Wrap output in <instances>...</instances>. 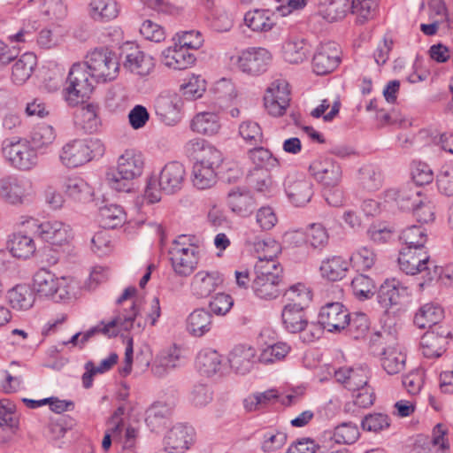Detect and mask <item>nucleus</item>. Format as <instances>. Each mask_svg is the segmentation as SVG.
I'll return each mask as SVG.
<instances>
[{
    "mask_svg": "<svg viewBox=\"0 0 453 453\" xmlns=\"http://www.w3.org/2000/svg\"><path fill=\"white\" fill-rule=\"evenodd\" d=\"M33 290L40 296L50 297L56 302L69 298L70 292L66 279L57 277L52 272L42 268L33 278Z\"/></svg>",
    "mask_w": 453,
    "mask_h": 453,
    "instance_id": "9b49d317",
    "label": "nucleus"
},
{
    "mask_svg": "<svg viewBox=\"0 0 453 453\" xmlns=\"http://www.w3.org/2000/svg\"><path fill=\"white\" fill-rule=\"evenodd\" d=\"M443 317L444 312L441 305L435 303H427L416 312L414 324L421 329L432 330L433 326H435V330L443 329L441 326H437Z\"/></svg>",
    "mask_w": 453,
    "mask_h": 453,
    "instance_id": "7c9ffc66",
    "label": "nucleus"
},
{
    "mask_svg": "<svg viewBox=\"0 0 453 453\" xmlns=\"http://www.w3.org/2000/svg\"><path fill=\"white\" fill-rule=\"evenodd\" d=\"M246 246L257 254V258H275L280 253V244L272 238L261 239L253 231L244 234Z\"/></svg>",
    "mask_w": 453,
    "mask_h": 453,
    "instance_id": "bb28decb",
    "label": "nucleus"
},
{
    "mask_svg": "<svg viewBox=\"0 0 453 453\" xmlns=\"http://www.w3.org/2000/svg\"><path fill=\"white\" fill-rule=\"evenodd\" d=\"M422 196L420 189L412 184L388 188L385 191L386 202L395 203L404 211L411 210Z\"/></svg>",
    "mask_w": 453,
    "mask_h": 453,
    "instance_id": "b1692460",
    "label": "nucleus"
},
{
    "mask_svg": "<svg viewBox=\"0 0 453 453\" xmlns=\"http://www.w3.org/2000/svg\"><path fill=\"white\" fill-rule=\"evenodd\" d=\"M2 151L11 165L19 170L27 171L37 164V153L27 140H5Z\"/></svg>",
    "mask_w": 453,
    "mask_h": 453,
    "instance_id": "9d476101",
    "label": "nucleus"
},
{
    "mask_svg": "<svg viewBox=\"0 0 453 453\" xmlns=\"http://www.w3.org/2000/svg\"><path fill=\"white\" fill-rule=\"evenodd\" d=\"M429 262L430 257L426 250H402L398 257L400 269L411 275L427 270Z\"/></svg>",
    "mask_w": 453,
    "mask_h": 453,
    "instance_id": "4be33fe9",
    "label": "nucleus"
},
{
    "mask_svg": "<svg viewBox=\"0 0 453 453\" xmlns=\"http://www.w3.org/2000/svg\"><path fill=\"white\" fill-rule=\"evenodd\" d=\"M64 29L60 26L42 29L36 39L41 49L50 50L58 47L64 41Z\"/></svg>",
    "mask_w": 453,
    "mask_h": 453,
    "instance_id": "4d7b16f0",
    "label": "nucleus"
},
{
    "mask_svg": "<svg viewBox=\"0 0 453 453\" xmlns=\"http://www.w3.org/2000/svg\"><path fill=\"white\" fill-rule=\"evenodd\" d=\"M83 65L86 70L97 81H110L114 80L119 70L118 58L108 49H95L86 56Z\"/></svg>",
    "mask_w": 453,
    "mask_h": 453,
    "instance_id": "0eeeda50",
    "label": "nucleus"
},
{
    "mask_svg": "<svg viewBox=\"0 0 453 453\" xmlns=\"http://www.w3.org/2000/svg\"><path fill=\"white\" fill-rule=\"evenodd\" d=\"M285 193L288 200L296 206L308 203L313 196V185L302 174H288L284 181Z\"/></svg>",
    "mask_w": 453,
    "mask_h": 453,
    "instance_id": "dca6fc26",
    "label": "nucleus"
},
{
    "mask_svg": "<svg viewBox=\"0 0 453 453\" xmlns=\"http://www.w3.org/2000/svg\"><path fill=\"white\" fill-rule=\"evenodd\" d=\"M193 427L183 424L173 426L165 437V448L172 453H183L194 441Z\"/></svg>",
    "mask_w": 453,
    "mask_h": 453,
    "instance_id": "aec40b11",
    "label": "nucleus"
},
{
    "mask_svg": "<svg viewBox=\"0 0 453 453\" xmlns=\"http://www.w3.org/2000/svg\"><path fill=\"white\" fill-rule=\"evenodd\" d=\"M449 332L447 329H435L426 331L420 341L422 353L426 357L433 358L441 357L446 350L448 336Z\"/></svg>",
    "mask_w": 453,
    "mask_h": 453,
    "instance_id": "a878e982",
    "label": "nucleus"
},
{
    "mask_svg": "<svg viewBox=\"0 0 453 453\" xmlns=\"http://www.w3.org/2000/svg\"><path fill=\"white\" fill-rule=\"evenodd\" d=\"M19 225L35 229L39 238L53 247L68 246L74 236L71 226L59 220L39 222L38 219L25 215L19 218Z\"/></svg>",
    "mask_w": 453,
    "mask_h": 453,
    "instance_id": "39448f33",
    "label": "nucleus"
},
{
    "mask_svg": "<svg viewBox=\"0 0 453 453\" xmlns=\"http://www.w3.org/2000/svg\"><path fill=\"white\" fill-rule=\"evenodd\" d=\"M222 275L217 271H200L191 280V292L199 298L209 296L223 283Z\"/></svg>",
    "mask_w": 453,
    "mask_h": 453,
    "instance_id": "5701e85b",
    "label": "nucleus"
},
{
    "mask_svg": "<svg viewBox=\"0 0 453 453\" xmlns=\"http://www.w3.org/2000/svg\"><path fill=\"white\" fill-rule=\"evenodd\" d=\"M120 56L124 68L136 75L147 76L154 68L153 58L141 50L134 42H125L121 46Z\"/></svg>",
    "mask_w": 453,
    "mask_h": 453,
    "instance_id": "ddd939ff",
    "label": "nucleus"
},
{
    "mask_svg": "<svg viewBox=\"0 0 453 453\" xmlns=\"http://www.w3.org/2000/svg\"><path fill=\"white\" fill-rule=\"evenodd\" d=\"M256 276L269 279H282L283 269L274 258H261L255 265Z\"/></svg>",
    "mask_w": 453,
    "mask_h": 453,
    "instance_id": "e2e57ef3",
    "label": "nucleus"
},
{
    "mask_svg": "<svg viewBox=\"0 0 453 453\" xmlns=\"http://www.w3.org/2000/svg\"><path fill=\"white\" fill-rule=\"evenodd\" d=\"M162 63L174 70H184L190 67L196 61L195 56L177 42L161 53Z\"/></svg>",
    "mask_w": 453,
    "mask_h": 453,
    "instance_id": "c85d7f7f",
    "label": "nucleus"
},
{
    "mask_svg": "<svg viewBox=\"0 0 453 453\" xmlns=\"http://www.w3.org/2000/svg\"><path fill=\"white\" fill-rule=\"evenodd\" d=\"M212 327V316L204 309H196L187 319V330L195 336L201 337Z\"/></svg>",
    "mask_w": 453,
    "mask_h": 453,
    "instance_id": "a19ab883",
    "label": "nucleus"
},
{
    "mask_svg": "<svg viewBox=\"0 0 453 453\" xmlns=\"http://www.w3.org/2000/svg\"><path fill=\"white\" fill-rule=\"evenodd\" d=\"M290 347L285 342H277L264 349L258 357L263 364H272L282 360L289 352Z\"/></svg>",
    "mask_w": 453,
    "mask_h": 453,
    "instance_id": "774afa93",
    "label": "nucleus"
},
{
    "mask_svg": "<svg viewBox=\"0 0 453 453\" xmlns=\"http://www.w3.org/2000/svg\"><path fill=\"white\" fill-rule=\"evenodd\" d=\"M273 13L269 10L255 9L244 15V23L254 32H268L275 25Z\"/></svg>",
    "mask_w": 453,
    "mask_h": 453,
    "instance_id": "ea45409f",
    "label": "nucleus"
},
{
    "mask_svg": "<svg viewBox=\"0 0 453 453\" xmlns=\"http://www.w3.org/2000/svg\"><path fill=\"white\" fill-rule=\"evenodd\" d=\"M272 60L271 52L261 47H252L243 50L238 57V68L248 74L258 75L264 73Z\"/></svg>",
    "mask_w": 453,
    "mask_h": 453,
    "instance_id": "4468645a",
    "label": "nucleus"
},
{
    "mask_svg": "<svg viewBox=\"0 0 453 453\" xmlns=\"http://www.w3.org/2000/svg\"><path fill=\"white\" fill-rule=\"evenodd\" d=\"M257 351L249 345L239 344L233 348L228 355L231 368L240 374L250 372L256 363Z\"/></svg>",
    "mask_w": 453,
    "mask_h": 453,
    "instance_id": "393cba45",
    "label": "nucleus"
},
{
    "mask_svg": "<svg viewBox=\"0 0 453 453\" xmlns=\"http://www.w3.org/2000/svg\"><path fill=\"white\" fill-rule=\"evenodd\" d=\"M336 380L351 391L366 386L369 378V370L365 366L341 367L334 372Z\"/></svg>",
    "mask_w": 453,
    "mask_h": 453,
    "instance_id": "cd10ccee",
    "label": "nucleus"
},
{
    "mask_svg": "<svg viewBox=\"0 0 453 453\" xmlns=\"http://www.w3.org/2000/svg\"><path fill=\"white\" fill-rule=\"evenodd\" d=\"M186 179V170L178 161L164 165L158 174L152 175L147 182L144 196L150 203L159 202L161 194H175L180 191Z\"/></svg>",
    "mask_w": 453,
    "mask_h": 453,
    "instance_id": "f03ea898",
    "label": "nucleus"
},
{
    "mask_svg": "<svg viewBox=\"0 0 453 453\" xmlns=\"http://www.w3.org/2000/svg\"><path fill=\"white\" fill-rule=\"evenodd\" d=\"M285 305L306 309L311 301V290L303 283H296L289 287L283 294Z\"/></svg>",
    "mask_w": 453,
    "mask_h": 453,
    "instance_id": "8fccbe9b",
    "label": "nucleus"
},
{
    "mask_svg": "<svg viewBox=\"0 0 453 453\" xmlns=\"http://www.w3.org/2000/svg\"><path fill=\"white\" fill-rule=\"evenodd\" d=\"M7 298L12 309L17 311H27L33 307L35 295L33 288L28 285L19 284L8 291Z\"/></svg>",
    "mask_w": 453,
    "mask_h": 453,
    "instance_id": "e433bc0d",
    "label": "nucleus"
},
{
    "mask_svg": "<svg viewBox=\"0 0 453 453\" xmlns=\"http://www.w3.org/2000/svg\"><path fill=\"white\" fill-rule=\"evenodd\" d=\"M185 152L191 157H196V159H206L209 154L221 153L217 148L213 145L207 142L205 140L196 137L186 142L184 145Z\"/></svg>",
    "mask_w": 453,
    "mask_h": 453,
    "instance_id": "13d9d810",
    "label": "nucleus"
},
{
    "mask_svg": "<svg viewBox=\"0 0 453 453\" xmlns=\"http://www.w3.org/2000/svg\"><path fill=\"white\" fill-rule=\"evenodd\" d=\"M63 190L67 197L78 203L88 202L93 196V188L79 176L68 177L63 184Z\"/></svg>",
    "mask_w": 453,
    "mask_h": 453,
    "instance_id": "72a5a7b5",
    "label": "nucleus"
},
{
    "mask_svg": "<svg viewBox=\"0 0 453 453\" xmlns=\"http://www.w3.org/2000/svg\"><path fill=\"white\" fill-rule=\"evenodd\" d=\"M144 168V158L141 152L127 150L118 158L116 170L106 173L108 185L119 192H129L132 180L142 175Z\"/></svg>",
    "mask_w": 453,
    "mask_h": 453,
    "instance_id": "7ed1b4c3",
    "label": "nucleus"
},
{
    "mask_svg": "<svg viewBox=\"0 0 453 453\" xmlns=\"http://www.w3.org/2000/svg\"><path fill=\"white\" fill-rule=\"evenodd\" d=\"M340 63V51L334 42L320 44L312 58V69L318 75L333 72Z\"/></svg>",
    "mask_w": 453,
    "mask_h": 453,
    "instance_id": "6ab92c4d",
    "label": "nucleus"
},
{
    "mask_svg": "<svg viewBox=\"0 0 453 453\" xmlns=\"http://www.w3.org/2000/svg\"><path fill=\"white\" fill-rule=\"evenodd\" d=\"M307 247L321 251L328 243V234L321 224H311L305 232Z\"/></svg>",
    "mask_w": 453,
    "mask_h": 453,
    "instance_id": "052dcab7",
    "label": "nucleus"
},
{
    "mask_svg": "<svg viewBox=\"0 0 453 453\" xmlns=\"http://www.w3.org/2000/svg\"><path fill=\"white\" fill-rule=\"evenodd\" d=\"M90 17L95 20L107 21L119 14L115 0H91L88 6Z\"/></svg>",
    "mask_w": 453,
    "mask_h": 453,
    "instance_id": "de8ad7c7",
    "label": "nucleus"
},
{
    "mask_svg": "<svg viewBox=\"0 0 453 453\" xmlns=\"http://www.w3.org/2000/svg\"><path fill=\"white\" fill-rule=\"evenodd\" d=\"M189 127L194 133L212 136L221 129V119L215 111H201L192 118Z\"/></svg>",
    "mask_w": 453,
    "mask_h": 453,
    "instance_id": "c756f323",
    "label": "nucleus"
},
{
    "mask_svg": "<svg viewBox=\"0 0 453 453\" xmlns=\"http://www.w3.org/2000/svg\"><path fill=\"white\" fill-rule=\"evenodd\" d=\"M144 327L145 322L139 317L137 304L132 302L128 309L119 311L118 314L111 321L107 323L102 321L85 332L81 340H79V337L81 335V333H77L68 342L64 343H71L74 346L80 344L81 348L91 337L97 334H102L109 338L117 336L121 332H131L133 334H139L143 331Z\"/></svg>",
    "mask_w": 453,
    "mask_h": 453,
    "instance_id": "f257e3e1",
    "label": "nucleus"
},
{
    "mask_svg": "<svg viewBox=\"0 0 453 453\" xmlns=\"http://www.w3.org/2000/svg\"><path fill=\"white\" fill-rule=\"evenodd\" d=\"M227 203L234 212L240 216H246L252 211L255 201L249 190L244 188H236L228 193Z\"/></svg>",
    "mask_w": 453,
    "mask_h": 453,
    "instance_id": "58836bf2",
    "label": "nucleus"
},
{
    "mask_svg": "<svg viewBox=\"0 0 453 453\" xmlns=\"http://www.w3.org/2000/svg\"><path fill=\"white\" fill-rule=\"evenodd\" d=\"M100 221L106 228H115L126 221L124 209L115 203L105 204L99 211Z\"/></svg>",
    "mask_w": 453,
    "mask_h": 453,
    "instance_id": "5fc2aeb1",
    "label": "nucleus"
},
{
    "mask_svg": "<svg viewBox=\"0 0 453 453\" xmlns=\"http://www.w3.org/2000/svg\"><path fill=\"white\" fill-rule=\"evenodd\" d=\"M93 79L85 65L75 63L72 65L62 91L69 106H77L89 97L94 88Z\"/></svg>",
    "mask_w": 453,
    "mask_h": 453,
    "instance_id": "423d86ee",
    "label": "nucleus"
},
{
    "mask_svg": "<svg viewBox=\"0 0 453 453\" xmlns=\"http://www.w3.org/2000/svg\"><path fill=\"white\" fill-rule=\"evenodd\" d=\"M348 330L354 339H360L365 336L370 328V322L365 313L357 312L349 314Z\"/></svg>",
    "mask_w": 453,
    "mask_h": 453,
    "instance_id": "338daca9",
    "label": "nucleus"
},
{
    "mask_svg": "<svg viewBox=\"0 0 453 453\" xmlns=\"http://www.w3.org/2000/svg\"><path fill=\"white\" fill-rule=\"evenodd\" d=\"M35 191L30 180L15 175L0 179V198L13 206L29 204L33 202Z\"/></svg>",
    "mask_w": 453,
    "mask_h": 453,
    "instance_id": "6e6552de",
    "label": "nucleus"
},
{
    "mask_svg": "<svg viewBox=\"0 0 453 453\" xmlns=\"http://www.w3.org/2000/svg\"><path fill=\"white\" fill-rule=\"evenodd\" d=\"M104 150V145L99 139H73L62 147L59 159L66 167L76 168L101 157Z\"/></svg>",
    "mask_w": 453,
    "mask_h": 453,
    "instance_id": "20e7f679",
    "label": "nucleus"
},
{
    "mask_svg": "<svg viewBox=\"0 0 453 453\" xmlns=\"http://www.w3.org/2000/svg\"><path fill=\"white\" fill-rule=\"evenodd\" d=\"M172 413V408L164 403H155L146 411L145 422L151 431H156L165 424Z\"/></svg>",
    "mask_w": 453,
    "mask_h": 453,
    "instance_id": "864d4df0",
    "label": "nucleus"
},
{
    "mask_svg": "<svg viewBox=\"0 0 453 453\" xmlns=\"http://www.w3.org/2000/svg\"><path fill=\"white\" fill-rule=\"evenodd\" d=\"M349 260L357 271H366L375 265L377 255L372 249L364 246L353 252Z\"/></svg>",
    "mask_w": 453,
    "mask_h": 453,
    "instance_id": "0e129e2a",
    "label": "nucleus"
},
{
    "mask_svg": "<svg viewBox=\"0 0 453 453\" xmlns=\"http://www.w3.org/2000/svg\"><path fill=\"white\" fill-rule=\"evenodd\" d=\"M349 267V260L341 256H332L322 260L319 271L324 279L337 281L345 277Z\"/></svg>",
    "mask_w": 453,
    "mask_h": 453,
    "instance_id": "c9c22d12",
    "label": "nucleus"
},
{
    "mask_svg": "<svg viewBox=\"0 0 453 453\" xmlns=\"http://www.w3.org/2000/svg\"><path fill=\"white\" fill-rule=\"evenodd\" d=\"M285 328L292 334L300 332L307 325L305 309L284 305L281 312Z\"/></svg>",
    "mask_w": 453,
    "mask_h": 453,
    "instance_id": "a18cd8bd",
    "label": "nucleus"
},
{
    "mask_svg": "<svg viewBox=\"0 0 453 453\" xmlns=\"http://www.w3.org/2000/svg\"><path fill=\"white\" fill-rule=\"evenodd\" d=\"M308 51L303 39L289 38L282 45L283 58L290 64L302 63L306 59Z\"/></svg>",
    "mask_w": 453,
    "mask_h": 453,
    "instance_id": "09e8293b",
    "label": "nucleus"
},
{
    "mask_svg": "<svg viewBox=\"0 0 453 453\" xmlns=\"http://www.w3.org/2000/svg\"><path fill=\"white\" fill-rule=\"evenodd\" d=\"M359 437V430L356 424L344 422L335 426L333 430L325 431L323 439L327 442L336 444H352Z\"/></svg>",
    "mask_w": 453,
    "mask_h": 453,
    "instance_id": "f704fd0d",
    "label": "nucleus"
},
{
    "mask_svg": "<svg viewBox=\"0 0 453 453\" xmlns=\"http://www.w3.org/2000/svg\"><path fill=\"white\" fill-rule=\"evenodd\" d=\"M309 169L311 175L323 187H335L342 181V167L331 157H319L313 160Z\"/></svg>",
    "mask_w": 453,
    "mask_h": 453,
    "instance_id": "2eb2a0df",
    "label": "nucleus"
},
{
    "mask_svg": "<svg viewBox=\"0 0 453 453\" xmlns=\"http://www.w3.org/2000/svg\"><path fill=\"white\" fill-rule=\"evenodd\" d=\"M37 5L48 20L58 21L67 15V7L62 0H30Z\"/></svg>",
    "mask_w": 453,
    "mask_h": 453,
    "instance_id": "603ef678",
    "label": "nucleus"
},
{
    "mask_svg": "<svg viewBox=\"0 0 453 453\" xmlns=\"http://www.w3.org/2000/svg\"><path fill=\"white\" fill-rule=\"evenodd\" d=\"M359 180L364 189L375 191L382 186L383 177L378 167L367 165L360 168Z\"/></svg>",
    "mask_w": 453,
    "mask_h": 453,
    "instance_id": "6e6d98bb",
    "label": "nucleus"
},
{
    "mask_svg": "<svg viewBox=\"0 0 453 453\" xmlns=\"http://www.w3.org/2000/svg\"><path fill=\"white\" fill-rule=\"evenodd\" d=\"M282 279H269L256 276L252 282V289L256 296L264 300H273L280 294V285Z\"/></svg>",
    "mask_w": 453,
    "mask_h": 453,
    "instance_id": "49530a36",
    "label": "nucleus"
},
{
    "mask_svg": "<svg viewBox=\"0 0 453 453\" xmlns=\"http://www.w3.org/2000/svg\"><path fill=\"white\" fill-rule=\"evenodd\" d=\"M407 356L403 347L397 342L383 347L380 354V363L388 375L402 372L406 365Z\"/></svg>",
    "mask_w": 453,
    "mask_h": 453,
    "instance_id": "412c9836",
    "label": "nucleus"
},
{
    "mask_svg": "<svg viewBox=\"0 0 453 453\" xmlns=\"http://www.w3.org/2000/svg\"><path fill=\"white\" fill-rule=\"evenodd\" d=\"M74 118L75 124L88 133L97 131L100 126L98 107L93 104H88L78 109Z\"/></svg>",
    "mask_w": 453,
    "mask_h": 453,
    "instance_id": "c03bdc74",
    "label": "nucleus"
},
{
    "mask_svg": "<svg viewBox=\"0 0 453 453\" xmlns=\"http://www.w3.org/2000/svg\"><path fill=\"white\" fill-rule=\"evenodd\" d=\"M181 350L176 346L161 352L152 366V372L157 377L165 376L170 370L180 365Z\"/></svg>",
    "mask_w": 453,
    "mask_h": 453,
    "instance_id": "4c0bfd02",
    "label": "nucleus"
},
{
    "mask_svg": "<svg viewBox=\"0 0 453 453\" xmlns=\"http://www.w3.org/2000/svg\"><path fill=\"white\" fill-rule=\"evenodd\" d=\"M223 163L222 153L209 154L207 158L197 159L192 169V182L198 189H207L217 182V171Z\"/></svg>",
    "mask_w": 453,
    "mask_h": 453,
    "instance_id": "f8f14e48",
    "label": "nucleus"
},
{
    "mask_svg": "<svg viewBox=\"0 0 453 453\" xmlns=\"http://www.w3.org/2000/svg\"><path fill=\"white\" fill-rule=\"evenodd\" d=\"M321 4L325 6V18L330 22L344 18L349 8V0H322Z\"/></svg>",
    "mask_w": 453,
    "mask_h": 453,
    "instance_id": "69168bd1",
    "label": "nucleus"
},
{
    "mask_svg": "<svg viewBox=\"0 0 453 453\" xmlns=\"http://www.w3.org/2000/svg\"><path fill=\"white\" fill-rule=\"evenodd\" d=\"M378 7V0H352L351 12L357 16V22L364 24L373 18Z\"/></svg>",
    "mask_w": 453,
    "mask_h": 453,
    "instance_id": "680f3d73",
    "label": "nucleus"
},
{
    "mask_svg": "<svg viewBox=\"0 0 453 453\" xmlns=\"http://www.w3.org/2000/svg\"><path fill=\"white\" fill-rule=\"evenodd\" d=\"M400 239L406 245L403 250H426L427 234L426 229L420 226H411L402 231Z\"/></svg>",
    "mask_w": 453,
    "mask_h": 453,
    "instance_id": "3c124183",
    "label": "nucleus"
},
{
    "mask_svg": "<svg viewBox=\"0 0 453 453\" xmlns=\"http://www.w3.org/2000/svg\"><path fill=\"white\" fill-rule=\"evenodd\" d=\"M186 236L175 240L170 250L169 258L173 272L181 277L193 273L198 264L197 247L185 242Z\"/></svg>",
    "mask_w": 453,
    "mask_h": 453,
    "instance_id": "1a4fd4ad",
    "label": "nucleus"
},
{
    "mask_svg": "<svg viewBox=\"0 0 453 453\" xmlns=\"http://www.w3.org/2000/svg\"><path fill=\"white\" fill-rule=\"evenodd\" d=\"M407 295V288L397 280L391 279L385 280L378 291V301L386 309L398 304L402 298Z\"/></svg>",
    "mask_w": 453,
    "mask_h": 453,
    "instance_id": "2f4dec72",
    "label": "nucleus"
},
{
    "mask_svg": "<svg viewBox=\"0 0 453 453\" xmlns=\"http://www.w3.org/2000/svg\"><path fill=\"white\" fill-rule=\"evenodd\" d=\"M183 100L176 93L162 94L155 101L157 115L168 126H174L180 121Z\"/></svg>",
    "mask_w": 453,
    "mask_h": 453,
    "instance_id": "a211bd4d",
    "label": "nucleus"
},
{
    "mask_svg": "<svg viewBox=\"0 0 453 453\" xmlns=\"http://www.w3.org/2000/svg\"><path fill=\"white\" fill-rule=\"evenodd\" d=\"M287 434L276 428H270L263 433L261 448L265 452H274L287 442Z\"/></svg>",
    "mask_w": 453,
    "mask_h": 453,
    "instance_id": "bf43d9fd",
    "label": "nucleus"
},
{
    "mask_svg": "<svg viewBox=\"0 0 453 453\" xmlns=\"http://www.w3.org/2000/svg\"><path fill=\"white\" fill-rule=\"evenodd\" d=\"M9 248L13 257L21 259L31 257L36 250L34 239L21 232L12 234L9 241Z\"/></svg>",
    "mask_w": 453,
    "mask_h": 453,
    "instance_id": "79ce46f5",
    "label": "nucleus"
},
{
    "mask_svg": "<svg viewBox=\"0 0 453 453\" xmlns=\"http://www.w3.org/2000/svg\"><path fill=\"white\" fill-rule=\"evenodd\" d=\"M349 312L341 303H328L320 308L319 323L328 332H341L345 329Z\"/></svg>",
    "mask_w": 453,
    "mask_h": 453,
    "instance_id": "f3484780",
    "label": "nucleus"
},
{
    "mask_svg": "<svg viewBox=\"0 0 453 453\" xmlns=\"http://www.w3.org/2000/svg\"><path fill=\"white\" fill-rule=\"evenodd\" d=\"M223 358L216 350L205 349L199 351L196 358V368L206 377H211L220 372Z\"/></svg>",
    "mask_w": 453,
    "mask_h": 453,
    "instance_id": "473e14b6",
    "label": "nucleus"
},
{
    "mask_svg": "<svg viewBox=\"0 0 453 453\" xmlns=\"http://www.w3.org/2000/svg\"><path fill=\"white\" fill-rule=\"evenodd\" d=\"M36 63V56L34 53L23 54L12 66V81L18 85L25 83L31 76Z\"/></svg>",
    "mask_w": 453,
    "mask_h": 453,
    "instance_id": "37998d69",
    "label": "nucleus"
}]
</instances>
